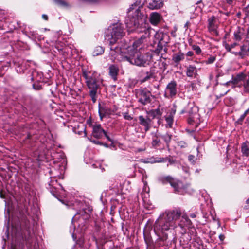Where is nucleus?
Wrapping results in <instances>:
<instances>
[{
    "label": "nucleus",
    "instance_id": "obj_30",
    "mask_svg": "<svg viewBox=\"0 0 249 249\" xmlns=\"http://www.w3.org/2000/svg\"><path fill=\"white\" fill-rule=\"evenodd\" d=\"M249 53V44L246 42L241 47V51L238 53H236V54L238 53L242 57H243L245 55H248Z\"/></svg>",
    "mask_w": 249,
    "mask_h": 249
},
{
    "label": "nucleus",
    "instance_id": "obj_15",
    "mask_svg": "<svg viewBox=\"0 0 249 249\" xmlns=\"http://www.w3.org/2000/svg\"><path fill=\"white\" fill-rule=\"evenodd\" d=\"M177 87L176 81L173 80L169 82L166 87V90L169 91V96L172 98L175 97L177 93Z\"/></svg>",
    "mask_w": 249,
    "mask_h": 249
},
{
    "label": "nucleus",
    "instance_id": "obj_13",
    "mask_svg": "<svg viewBox=\"0 0 249 249\" xmlns=\"http://www.w3.org/2000/svg\"><path fill=\"white\" fill-rule=\"evenodd\" d=\"M105 131L102 128L100 124L94 125L92 127V135L96 139H101L103 136Z\"/></svg>",
    "mask_w": 249,
    "mask_h": 249
},
{
    "label": "nucleus",
    "instance_id": "obj_24",
    "mask_svg": "<svg viewBox=\"0 0 249 249\" xmlns=\"http://www.w3.org/2000/svg\"><path fill=\"white\" fill-rule=\"evenodd\" d=\"M185 58V54L179 51L176 53L173 54L172 55V61L177 65L179 64L181 61H182Z\"/></svg>",
    "mask_w": 249,
    "mask_h": 249
},
{
    "label": "nucleus",
    "instance_id": "obj_17",
    "mask_svg": "<svg viewBox=\"0 0 249 249\" xmlns=\"http://www.w3.org/2000/svg\"><path fill=\"white\" fill-rule=\"evenodd\" d=\"M155 39H159L164 45L167 44L170 41V36L167 33H156L154 35Z\"/></svg>",
    "mask_w": 249,
    "mask_h": 249
},
{
    "label": "nucleus",
    "instance_id": "obj_9",
    "mask_svg": "<svg viewBox=\"0 0 249 249\" xmlns=\"http://www.w3.org/2000/svg\"><path fill=\"white\" fill-rule=\"evenodd\" d=\"M233 83L238 87L243 86L246 92H249V77L244 73H240L232 78Z\"/></svg>",
    "mask_w": 249,
    "mask_h": 249
},
{
    "label": "nucleus",
    "instance_id": "obj_40",
    "mask_svg": "<svg viewBox=\"0 0 249 249\" xmlns=\"http://www.w3.org/2000/svg\"><path fill=\"white\" fill-rule=\"evenodd\" d=\"M178 146L181 148H185L188 146V144L185 142L181 141L178 142Z\"/></svg>",
    "mask_w": 249,
    "mask_h": 249
},
{
    "label": "nucleus",
    "instance_id": "obj_55",
    "mask_svg": "<svg viewBox=\"0 0 249 249\" xmlns=\"http://www.w3.org/2000/svg\"><path fill=\"white\" fill-rule=\"evenodd\" d=\"M96 230L97 231H99L100 230V227L97 225H96Z\"/></svg>",
    "mask_w": 249,
    "mask_h": 249
},
{
    "label": "nucleus",
    "instance_id": "obj_57",
    "mask_svg": "<svg viewBox=\"0 0 249 249\" xmlns=\"http://www.w3.org/2000/svg\"><path fill=\"white\" fill-rule=\"evenodd\" d=\"M225 1H226L229 4H231L232 2V0H224Z\"/></svg>",
    "mask_w": 249,
    "mask_h": 249
},
{
    "label": "nucleus",
    "instance_id": "obj_16",
    "mask_svg": "<svg viewBox=\"0 0 249 249\" xmlns=\"http://www.w3.org/2000/svg\"><path fill=\"white\" fill-rule=\"evenodd\" d=\"M176 106L174 105L173 108H172L168 113V115L165 117V120L166 123L170 128L172 127V125L174 121V117L176 112Z\"/></svg>",
    "mask_w": 249,
    "mask_h": 249
},
{
    "label": "nucleus",
    "instance_id": "obj_45",
    "mask_svg": "<svg viewBox=\"0 0 249 249\" xmlns=\"http://www.w3.org/2000/svg\"><path fill=\"white\" fill-rule=\"evenodd\" d=\"M187 121H188V123L189 124H193V123L194 122V117H193V116H191L190 115V116H189Z\"/></svg>",
    "mask_w": 249,
    "mask_h": 249
},
{
    "label": "nucleus",
    "instance_id": "obj_34",
    "mask_svg": "<svg viewBox=\"0 0 249 249\" xmlns=\"http://www.w3.org/2000/svg\"><path fill=\"white\" fill-rule=\"evenodd\" d=\"M143 235L144 241L147 245L148 246H151L153 244V240L150 234L148 232H144Z\"/></svg>",
    "mask_w": 249,
    "mask_h": 249
},
{
    "label": "nucleus",
    "instance_id": "obj_19",
    "mask_svg": "<svg viewBox=\"0 0 249 249\" xmlns=\"http://www.w3.org/2000/svg\"><path fill=\"white\" fill-rule=\"evenodd\" d=\"M109 75L111 77L114 81L117 80V76L119 73V69L115 65H111L109 67Z\"/></svg>",
    "mask_w": 249,
    "mask_h": 249
},
{
    "label": "nucleus",
    "instance_id": "obj_2",
    "mask_svg": "<svg viewBox=\"0 0 249 249\" xmlns=\"http://www.w3.org/2000/svg\"><path fill=\"white\" fill-rule=\"evenodd\" d=\"M142 6H139L138 9L132 16H129L125 19L126 27L131 31H135L138 33H144V35L135 40L133 43V47L134 49L139 50L142 47V44L148 37L150 34L151 29L147 27L145 23V15L143 12H142Z\"/></svg>",
    "mask_w": 249,
    "mask_h": 249
},
{
    "label": "nucleus",
    "instance_id": "obj_50",
    "mask_svg": "<svg viewBox=\"0 0 249 249\" xmlns=\"http://www.w3.org/2000/svg\"><path fill=\"white\" fill-rule=\"evenodd\" d=\"M186 55L187 56L192 57L194 55V53L192 51H189L187 53Z\"/></svg>",
    "mask_w": 249,
    "mask_h": 249
},
{
    "label": "nucleus",
    "instance_id": "obj_37",
    "mask_svg": "<svg viewBox=\"0 0 249 249\" xmlns=\"http://www.w3.org/2000/svg\"><path fill=\"white\" fill-rule=\"evenodd\" d=\"M53 1L56 4L60 7H65L68 6V3L63 0H53Z\"/></svg>",
    "mask_w": 249,
    "mask_h": 249
},
{
    "label": "nucleus",
    "instance_id": "obj_31",
    "mask_svg": "<svg viewBox=\"0 0 249 249\" xmlns=\"http://www.w3.org/2000/svg\"><path fill=\"white\" fill-rule=\"evenodd\" d=\"M160 137L165 142L166 147L169 148L170 147V143L172 138V135L169 133H166V134L160 136Z\"/></svg>",
    "mask_w": 249,
    "mask_h": 249
},
{
    "label": "nucleus",
    "instance_id": "obj_51",
    "mask_svg": "<svg viewBox=\"0 0 249 249\" xmlns=\"http://www.w3.org/2000/svg\"><path fill=\"white\" fill-rule=\"evenodd\" d=\"M42 18H43V19H44V20H46V21L48 20V19H49L48 17V16H47V15H46V14H43V15H42Z\"/></svg>",
    "mask_w": 249,
    "mask_h": 249
},
{
    "label": "nucleus",
    "instance_id": "obj_18",
    "mask_svg": "<svg viewBox=\"0 0 249 249\" xmlns=\"http://www.w3.org/2000/svg\"><path fill=\"white\" fill-rule=\"evenodd\" d=\"M148 114L149 117H151L152 119L156 118L158 119V123H160V120L161 119L162 111L161 110L159 107L155 109H151L148 112Z\"/></svg>",
    "mask_w": 249,
    "mask_h": 249
},
{
    "label": "nucleus",
    "instance_id": "obj_32",
    "mask_svg": "<svg viewBox=\"0 0 249 249\" xmlns=\"http://www.w3.org/2000/svg\"><path fill=\"white\" fill-rule=\"evenodd\" d=\"M104 48L100 46H96L93 50L92 55L94 56L102 54L104 52Z\"/></svg>",
    "mask_w": 249,
    "mask_h": 249
},
{
    "label": "nucleus",
    "instance_id": "obj_44",
    "mask_svg": "<svg viewBox=\"0 0 249 249\" xmlns=\"http://www.w3.org/2000/svg\"><path fill=\"white\" fill-rule=\"evenodd\" d=\"M90 141L91 142H92L93 143L97 144V145H103V142H102L99 141H98V140H92V139H90Z\"/></svg>",
    "mask_w": 249,
    "mask_h": 249
},
{
    "label": "nucleus",
    "instance_id": "obj_36",
    "mask_svg": "<svg viewBox=\"0 0 249 249\" xmlns=\"http://www.w3.org/2000/svg\"><path fill=\"white\" fill-rule=\"evenodd\" d=\"M50 192L51 194L56 198H57L60 201H61L62 203H64V201L62 199H60L59 197V195L58 194V192L57 190V189L55 188H50Z\"/></svg>",
    "mask_w": 249,
    "mask_h": 249
},
{
    "label": "nucleus",
    "instance_id": "obj_35",
    "mask_svg": "<svg viewBox=\"0 0 249 249\" xmlns=\"http://www.w3.org/2000/svg\"><path fill=\"white\" fill-rule=\"evenodd\" d=\"M151 159H153L154 160L152 161V163H162L165 162L167 161L168 158H163L160 157H152Z\"/></svg>",
    "mask_w": 249,
    "mask_h": 249
},
{
    "label": "nucleus",
    "instance_id": "obj_43",
    "mask_svg": "<svg viewBox=\"0 0 249 249\" xmlns=\"http://www.w3.org/2000/svg\"><path fill=\"white\" fill-rule=\"evenodd\" d=\"M196 158L195 156L193 155H189L188 156V160L189 161L192 162V163H195L196 162Z\"/></svg>",
    "mask_w": 249,
    "mask_h": 249
},
{
    "label": "nucleus",
    "instance_id": "obj_1",
    "mask_svg": "<svg viewBox=\"0 0 249 249\" xmlns=\"http://www.w3.org/2000/svg\"><path fill=\"white\" fill-rule=\"evenodd\" d=\"M180 217L184 220V224H179L180 227L181 228L184 226L190 227L192 225L191 221L187 215L182 213L179 208H176L160 215L153 226L154 231L158 236L159 240L164 241L167 239L168 235L165 231L169 230L171 227L174 226L175 222Z\"/></svg>",
    "mask_w": 249,
    "mask_h": 249
},
{
    "label": "nucleus",
    "instance_id": "obj_22",
    "mask_svg": "<svg viewBox=\"0 0 249 249\" xmlns=\"http://www.w3.org/2000/svg\"><path fill=\"white\" fill-rule=\"evenodd\" d=\"M160 14L157 12H153L150 17V22L153 25H157L161 20Z\"/></svg>",
    "mask_w": 249,
    "mask_h": 249
},
{
    "label": "nucleus",
    "instance_id": "obj_28",
    "mask_svg": "<svg viewBox=\"0 0 249 249\" xmlns=\"http://www.w3.org/2000/svg\"><path fill=\"white\" fill-rule=\"evenodd\" d=\"M247 117L245 123L249 124V107L241 115L237 121V122L239 124H242L245 117Z\"/></svg>",
    "mask_w": 249,
    "mask_h": 249
},
{
    "label": "nucleus",
    "instance_id": "obj_64",
    "mask_svg": "<svg viewBox=\"0 0 249 249\" xmlns=\"http://www.w3.org/2000/svg\"><path fill=\"white\" fill-rule=\"evenodd\" d=\"M164 50L165 52V53H166L167 49H166V48H165V49H164Z\"/></svg>",
    "mask_w": 249,
    "mask_h": 249
},
{
    "label": "nucleus",
    "instance_id": "obj_14",
    "mask_svg": "<svg viewBox=\"0 0 249 249\" xmlns=\"http://www.w3.org/2000/svg\"><path fill=\"white\" fill-rule=\"evenodd\" d=\"M139 124L144 127V130L145 132L148 131L151 128V120L149 117L146 116L143 117L142 115H140L138 117Z\"/></svg>",
    "mask_w": 249,
    "mask_h": 249
},
{
    "label": "nucleus",
    "instance_id": "obj_38",
    "mask_svg": "<svg viewBox=\"0 0 249 249\" xmlns=\"http://www.w3.org/2000/svg\"><path fill=\"white\" fill-rule=\"evenodd\" d=\"M216 58V55L213 56H210V57L205 61V62L206 64H211L213 63L215 60Z\"/></svg>",
    "mask_w": 249,
    "mask_h": 249
},
{
    "label": "nucleus",
    "instance_id": "obj_7",
    "mask_svg": "<svg viewBox=\"0 0 249 249\" xmlns=\"http://www.w3.org/2000/svg\"><path fill=\"white\" fill-rule=\"evenodd\" d=\"M21 227L23 231L22 235L23 240L27 244L31 245L33 241L34 233L30 221L26 216H23L22 218Z\"/></svg>",
    "mask_w": 249,
    "mask_h": 249
},
{
    "label": "nucleus",
    "instance_id": "obj_4",
    "mask_svg": "<svg viewBox=\"0 0 249 249\" xmlns=\"http://www.w3.org/2000/svg\"><path fill=\"white\" fill-rule=\"evenodd\" d=\"M153 56L149 52L142 53V52L136 51L133 55L126 56V60L131 64L139 67H146L149 65V62L152 60Z\"/></svg>",
    "mask_w": 249,
    "mask_h": 249
},
{
    "label": "nucleus",
    "instance_id": "obj_25",
    "mask_svg": "<svg viewBox=\"0 0 249 249\" xmlns=\"http://www.w3.org/2000/svg\"><path fill=\"white\" fill-rule=\"evenodd\" d=\"M37 75H38V72L37 71H35L32 72L31 79L32 81H34L35 80H36V83L35 82L33 84V88L35 90H39L42 89V86L40 84V82H39V80L35 79V76Z\"/></svg>",
    "mask_w": 249,
    "mask_h": 249
},
{
    "label": "nucleus",
    "instance_id": "obj_27",
    "mask_svg": "<svg viewBox=\"0 0 249 249\" xmlns=\"http://www.w3.org/2000/svg\"><path fill=\"white\" fill-rule=\"evenodd\" d=\"M161 144V142L159 139V136L157 134H155L152 137V141L151 145L154 148H158L160 147Z\"/></svg>",
    "mask_w": 249,
    "mask_h": 249
},
{
    "label": "nucleus",
    "instance_id": "obj_47",
    "mask_svg": "<svg viewBox=\"0 0 249 249\" xmlns=\"http://www.w3.org/2000/svg\"><path fill=\"white\" fill-rule=\"evenodd\" d=\"M234 37L235 39L236 40H240L241 39V36L239 32H237L234 33Z\"/></svg>",
    "mask_w": 249,
    "mask_h": 249
},
{
    "label": "nucleus",
    "instance_id": "obj_46",
    "mask_svg": "<svg viewBox=\"0 0 249 249\" xmlns=\"http://www.w3.org/2000/svg\"><path fill=\"white\" fill-rule=\"evenodd\" d=\"M188 109H189V105H188L186 107H185L184 108L181 110L180 114H183L185 113L188 112Z\"/></svg>",
    "mask_w": 249,
    "mask_h": 249
},
{
    "label": "nucleus",
    "instance_id": "obj_56",
    "mask_svg": "<svg viewBox=\"0 0 249 249\" xmlns=\"http://www.w3.org/2000/svg\"><path fill=\"white\" fill-rule=\"evenodd\" d=\"M190 217L192 218H195L196 217V214L195 213H192L190 214Z\"/></svg>",
    "mask_w": 249,
    "mask_h": 249
},
{
    "label": "nucleus",
    "instance_id": "obj_39",
    "mask_svg": "<svg viewBox=\"0 0 249 249\" xmlns=\"http://www.w3.org/2000/svg\"><path fill=\"white\" fill-rule=\"evenodd\" d=\"M192 49L197 55L200 54L202 52L201 48L197 45H193L192 46Z\"/></svg>",
    "mask_w": 249,
    "mask_h": 249
},
{
    "label": "nucleus",
    "instance_id": "obj_41",
    "mask_svg": "<svg viewBox=\"0 0 249 249\" xmlns=\"http://www.w3.org/2000/svg\"><path fill=\"white\" fill-rule=\"evenodd\" d=\"M123 115L124 118L127 120H131L133 119V117H131L127 112H123Z\"/></svg>",
    "mask_w": 249,
    "mask_h": 249
},
{
    "label": "nucleus",
    "instance_id": "obj_11",
    "mask_svg": "<svg viewBox=\"0 0 249 249\" xmlns=\"http://www.w3.org/2000/svg\"><path fill=\"white\" fill-rule=\"evenodd\" d=\"M98 113L100 120H102L103 118L107 115L111 114V109L107 106L105 104H101L100 103L98 104Z\"/></svg>",
    "mask_w": 249,
    "mask_h": 249
},
{
    "label": "nucleus",
    "instance_id": "obj_12",
    "mask_svg": "<svg viewBox=\"0 0 249 249\" xmlns=\"http://www.w3.org/2000/svg\"><path fill=\"white\" fill-rule=\"evenodd\" d=\"M216 18L214 16H212L208 19V29L210 32L213 35L218 36V31L217 30V25L215 24Z\"/></svg>",
    "mask_w": 249,
    "mask_h": 249
},
{
    "label": "nucleus",
    "instance_id": "obj_48",
    "mask_svg": "<svg viewBox=\"0 0 249 249\" xmlns=\"http://www.w3.org/2000/svg\"><path fill=\"white\" fill-rule=\"evenodd\" d=\"M10 249H21L20 247L17 246L13 243H11Z\"/></svg>",
    "mask_w": 249,
    "mask_h": 249
},
{
    "label": "nucleus",
    "instance_id": "obj_26",
    "mask_svg": "<svg viewBox=\"0 0 249 249\" xmlns=\"http://www.w3.org/2000/svg\"><path fill=\"white\" fill-rule=\"evenodd\" d=\"M115 44H109L110 46V54L114 57H116L117 55L122 53L121 48L118 46H114Z\"/></svg>",
    "mask_w": 249,
    "mask_h": 249
},
{
    "label": "nucleus",
    "instance_id": "obj_3",
    "mask_svg": "<svg viewBox=\"0 0 249 249\" xmlns=\"http://www.w3.org/2000/svg\"><path fill=\"white\" fill-rule=\"evenodd\" d=\"M82 76L86 80V85L89 89V95L93 103H96L98 93L101 92V82L98 80L94 73L82 70Z\"/></svg>",
    "mask_w": 249,
    "mask_h": 249
},
{
    "label": "nucleus",
    "instance_id": "obj_53",
    "mask_svg": "<svg viewBox=\"0 0 249 249\" xmlns=\"http://www.w3.org/2000/svg\"><path fill=\"white\" fill-rule=\"evenodd\" d=\"M32 135L31 134V133H28V135L26 137V140H29V139H30L32 137Z\"/></svg>",
    "mask_w": 249,
    "mask_h": 249
},
{
    "label": "nucleus",
    "instance_id": "obj_49",
    "mask_svg": "<svg viewBox=\"0 0 249 249\" xmlns=\"http://www.w3.org/2000/svg\"><path fill=\"white\" fill-rule=\"evenodd\" d=\"M104 135L105 136V137H106V138L107 139V140L109 142H112V140L110 138V137L109 136L107 135L106 131H105Z\"/></svg>",
    "mask_w": 249,
    "mask_h": 249
},
{
    "label": "nucleus",
    "instance_id": "obj_20",
    "mask_svg": "<svg viewBox=\"0 0 249 249\" xmlns=\"http://www.w3.org/2000/svg\"><path fill=\"white\" fill-rule=\"evenodd\" d=\"M186 74L189 77H196L197 75V69L196 66L189 65L186 67Z\"/></svg>",
    "mask_w": 249,
    "mask_h": 249
},
{
    "label": "nucleus",
    "instance_id": "obj_8",
    "mask_svg": "<svg viewBox=\"0 0 249 249\" xmlns=\"http://www.w3.org/2000/svg\"><path fill=\"white\" fill-rule=\"evenodd\" d=\"M135 93L138 102L143 106L150 104L152 102V98H155V96L152 95L151 92L145 88L135 89Z\"/></svg>",
    "mask_w": 249,
    "mask_h": 249
},
{
    "label": "nucleus",
    "instance_id": "obj_5",
    "mask_svg": "<svg viewBox=\"0 0 249 249\" xmlns=\"http://www.w3.org/2000/svg\"><path fill=\"white\" fill-rule=\"evenodd\" d=\"M124 35L123 26L119 23L110 26L106 33L105 39L109 44H115Z\"/></svg>",
    "mask_w": 249,
    "mask_h": 249
},
{
    "label": "nucleus",
    "instance_id": "obj_60",
    "mask_svg": "<svg viewBox=\"0 0 249 249\" xmlns=\"http://www.w3.org/2000/svg\"><path fill=\"white\" fill-rule=\"evenodd\" d=\"M188 24H189V22H187L186 23V24H185V25H184V27L185 28H188Z\"/></svg>",
    "mask_w": 249,
    "mask_h": 249
},
{
    "label": "nucleus",
    "instance_id": "obj_59",
    "mask_svg": "<svg viewBox=\"0 0 249 249\" xmlns=\"http://www.w3.org/2000/svg\"><path fill=\"white\" fill-rule=\"evenodd\" d=\"M171 34L173 36H176V34H175V31H172L171 32Z\"/></svg>",
    "mask_w": 249,
    "mask_h": 249
},
{
    "label": "nucleus",
    "instance_id": "obj_21",
    "mask_svg": "<svg viewBox=\"0 0 249 249\" xmlns=\"http://www.w3.org/2000/svg\"><path fill=\"white\" fill-rule=\"evenodd\" d=\"M162 0H152L148 5V7L150 9H158L163 6Z\"/></svg>",
    "mask_w": 249,
    "mask_h": 249
},
{
    "label": "nucleus",
    "instance_id": "obj_23",
    "mask_svg": "<svg viewBox=\"0 0 249 249\" xmlns=\"http://www.w3.org/2000/svg\"><path fill=\"white\" fill-rule=\"evenodd\" d=\"M7 23L5 21H1L0 22V30L4 31V33H8L9 35H4L2 38L4 39H6V38L8 39L10 37L12 36V29H10V30H8L7 29Z\"/></svg>",
    "mask_w": 249,
    "mask_h": 249
},
{
    "label": "nucleus",
    "instance_id": "obj_62",
    "mask_svg": "<svg viewBox=\"0 0 249 249\" xmlns=\"http://www.w3.org/2000/svg\"><path fill=\"white\" fill-rule=\"evenodd\" d=\"M103 145L105 146V147H108V145L107 143H103Z\"/></svg>",
    "mask_w": 249,
    "mask_h": 249
},
{
    "label": "nucleus",
    "instance_id": "obj_63",
    "mask_svg": "<svg viewBox=\"0 0 249 249\" xmlns=\"http://www.w3.org/2000/svg\"><path fill=\"white\" fill-rule=\"evenodd\" d=\"M215 78L216 79L218 78V73L216 74V75L215 76Z\"/></svg>",
    "mask_w": 249,
    "mask_h": 249
},
{
    "label": "nucleus",
    "instance_id": "obj_58",
    "mask_svg": "<svg viewBox=\"0 0 249 249\" xmlns=\"http://www.w3.org/2000/svg\"><path fill=\"white\" fill-rule=\"evenodd\" d=\"M209 78L210 80H212L213 78V76L212 74L210 75Z\"/></svg>",
    "mask_w": 249,
    "mask_h": 249
},
{
    "label": "nucleus",
    "instance_id": "obj_10",
    "mask_svg": "<svg viewBox=\"0 0 249 249\" xmlns=\"http://www.w3.org/2000/svg\"><path fill=\"white\" fill-rule=\"evenodd\" d=\"M154 74L155 70L152 68H151L149 71L142 70L140 73L141 82L142 83L147 81L153 77Z\"/></svg>",
    "mask_w": 249,
    "mask_h": 249
},
{
    "label": "nucleus",
    "instance_id": "obj_42",
    "mask_svg": "<svg viewBox=\"0 0 249 249\" xmlns=\"http://www.w3.org/2000/svg\"><path fill=\"white\" fill-rule=\"evenodd\" d=\"M140 4V1H137L135 3L132 4L131 7L129 8V12L135 9V7L138 6Z\"/></svg>",
    "mask_w": 249,
    "mask_h": 249
},
{
    "label": "nucleus",
    "instance_id": "obj_52",
    "mask_svg": "<svg viewBox=\"0 0 249 249\" xmlns=\"http://www.w3.org/2000/svg\"><path fill=\"white\" fill-rule=\"evenodd\" d=\"M193 109H194L193 107H191L189 109H189L188 110V112L189 113V116H190V115L191 116H192Z\"/></svg>",
    "mask_w": 249,
    "mask_h": 249
},
{
    "label": "nucleus",
    "instance_id": "obj_6",
    "mask_svg": "<svg viewBox=\"0 0 249 249\" xmlns=\"http://www.w3.org/2000/svg\"><path fill=\"white\" fill-rule=\"evenodd\" d=\"M159 181L163 184L169 183L176 193H179L181 190L186 189L189 186L188 184H184L181 180L175 179L170 176L161 177L159 178Z\"/></svg>",
    "mask_w": 249,
    "mask_h": 249
},
{
    "label": "nucleus",
    "instance_id": "obj_33",
    "mask_svg": "<svg viewBox=\"0 0 249 249\" xmlns=\"http://www.w3.org/2000/svg\"><path fill=\"white\" fill-rule=\"evenodd\" d=\"M158 40V44L157 46V48L153 51V52L157 55H159L162 50L163 49V46L165 45L163 43L160 41L159 39H157Z\"/></svg>",
    "mask_w": 249,
    "mask_h": 249
},
{
    "label": "nucleus",
    "instance_id": "obj_29",
    "mask_svg": "<svg viewBox=\"0 0 249 249\" xmlns=\"http://www.w3.org/2000/svg\"><path fill=\"white\" fill-rule=\"evenodd\" d=\"M241 151L243 156H249V142L246 141L242 143Z\"/></svg>",
    "mask_w": 249,
    "mask_h": 249
},
{
    "label": "nucleus",
    "instance_id": "obj_61",
    "mask_svg": "<svg viewBox=\"0 0 249 249\" xmlns=\"http://www.w3.org/2000/svg\"><path fill=\"white\" fill-rule=\"evenodd\" d=\"M246 204L248 205L249 207V198L246 200Z\"/></svg>",
    "mask_w": 249,
    "mask_h": 249
},
{
    "label": "nucleus",
    "instance_id": "obj_54",
    "mask_svg": "<svg viewBox=\"0 0 249 249\" xmlns=\"http://www.w3.org/2000/svg\"><path fill=\"white\" fill-rule=\"evenodd\" d=\"M219 238L221 241H223L224 239V236L223 235H219Z\"/></svg>",
    "mask_w": 249,
    "mask_h": 249
}]
</instances>
